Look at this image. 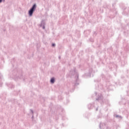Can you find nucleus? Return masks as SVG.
I'll list each match as a JSON object with an SVG mask.
<instances>
[{
	"label": "nucleus",
	"instance_id": "obj_3",
	"mask_svg": "<svg viewBox=\"0 0 129 129\" xmlns=\"http://www.w3.org/2000/svg\"><path fill=\"white\" fill-rule=\"evenodd\" d=\"M55 46V44H52V46L54 47Z\"/></svg>",
	"mask_w": 129,
	"mask_h": 129
},
{
	"label": "nucleus",
	"instance_id": "obj_4",
	"mask_svg": "<svg viewBox=\"0 0 129 129\" xmlns=\"http://www.w3.org/2000/svg\"><path fill=\"white\" fill-rule=\"evenodd\" d=\"M3 2V0H0V3H2Z\"/></svg>",
	"mask_w": 129,
	"mask_h": 129
},
{
	"label": "nucleus",
	"instance_id": "obj_1",
	"mask_svg": "<svg viewBox=\"0 0 129 129\" xmlns=\"http://www.w3.org/2000/svg\"><path fill=\"white\" fill-rule=\"evenodd\" d=\"M36 4H34L33 5V6L32 7V8L29 10V15L30 16H33V13H34V11H35V10H36Z\"/></svg>",
	"mask_w": 129,
	"mask_h": 129
},
{
	"label": "nucleus",
	"instance_id": "obj_2",
	"mask_svg": "<svg viewBox=\"0 0 129 129\" xmlns=\"http://www.w3.org/2000/svg\"><path fill=\"white\" fill-rule=\"evenodd\" d=\"M50 82L51 83H54V82H55V80L54 79V78L51 79Z\"/></svg>",
	"mask_w": 129,
	"mask_h": 129
}]
</instances>
